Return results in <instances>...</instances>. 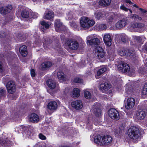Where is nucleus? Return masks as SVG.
Returning a JSON list of instances; mask_svg holds the SVG:
<instances>
[{
	"label": "nucleus",
	"instance_id": "1",
	"mask_svg": "<svg viewBox=\"0 0 147 147\" xmlns=\"http://www.w3.org/2000/svg\"><path fill=\"white\" fill-rule=\"evenodd\" d=\"M112 141V137L110 136H101L98 135L95 137L94 141L95 143L100 145H106L111 143Z\"/></svg>",
	"mask_w": 147,
	"mask_h": 147
},
{
	"label": "nucleus",
	"instance_id": "2",
	"mask_svg": "<svg viewBox=\"0 0 147 147\" xmlns=\"http://www.w3.org/2000/svg\"><path fill=\"white\" fill-rule=\"evenodd\" d=\"M118 70L123 73H127L130 76H133L135 70L133 68H130V66L127 63L124 62H121L117 65Z\"/></svg>",
	"mask_w": 147,
	"mask_h": 147
},
{
	"label": "nucleus",
	"instance_id": "3",
	"mask_svg": "<svg viewBox=\"0 0 147 147\" xmlns=\"http://www.w3.org/2000/svg\"><path fill=\"white\" fill-rule=\"evenodd\" d=\"M128 134L130 138L133 140L138 139L140 135L138 128L134 126L131 127L128 129Z\"/></svg>",
	"mask_w": 147,
	"mask_h": 147
},
{
	"label": "nucleus",
	"instance_id": "4",
	"mask_svg": "<svg viewBox=\"0 0 147 147\" xmlns=\"http://www.w3.org/2000/svg\"><path fill=\"white\" fill-rule=\"evenodd\" d=\"M108 113L109 116L112 119L117 120L120 118L119 112L115 109H110Z\"/></svg>",
	"mask_w": 147,
	"mask_h": 147
},
{
	"label": "nucleus",
	"instance_id": "5",
	"mask_svg": "<svg viewBox=\"0 0 147 147\" xmlns=\"http://www.w3.org/2000/svg\"><path fill=\"white\" fill-rule=\"evenodd\" d=\"M6 88L9 93L13 94L16 91V85L14 82L12 81H9L7 83Z\"/></svg>",
	"mask_w": 147,
	"mask_h": 147
},
{
	"label": "nucleus",
	"instance_id": "6",
	"mask_svg": "<svg viewBox=\"0 0 147 147\" xmlns=\"http://www.w3.org/2000/svg\"><path fill=\"white\" fill-rule=\"evenodd\" d=\"M66 44L70 49L73 50H76L79 46V44L76 40H68Z\"/></svg>",
	"mask_w": 147,
	"mask_h": 147
},
{
	"label": "nucleus",
	"instance_id": "7",
	"mask_svg": "<svg viewBox=\"0 0 147 147\" xmlns=\"http://www.w3.org/2000/svg\"><path fill=\"white\" fill-rule=\"evenodd\" d=\"M135 104V99L132 97L128 98L127 100V102L125 106V108L127 109H130L132 108Z\"/></svg>",
	"mask_w": 147,
	"mask_h": 147
},
{
	"label": "nucleus",
	"instance_id": "8",
	"mask_svg": "<svg viewBox=\"0 0 147 147\" xmlns=\"http://www.w3.org/2000/svg\"><path fill=\"white\" fill-rule=\"evenodd\" d=\"M28 119L30 121L36 123L38 122L39 121V116L34 113L29 115L28 116Z\"/></svg>",
	"mask_w": 147,
	"mask_h": 147
},
{
	"label": "nucleus",
	"instance_id": "9",
	"mask_svg": "<svg viewBox=\"0 0 147 147\" xmlns=\"http://www.w3.org/2000/svg\"><path fill=\"white\" fill-rule=\"evenodd\" d=\"M128 21L125 19H122L119 21L115 24V26L116 28H121L125 27L127 24H128Z\"/></svg>",
	"mask_w": 147,
	"mask_h": 147
},
{
	"label": "nucleus",
	"instance_id": "10",
	"mask_svg": "<svg viewBox=\"0 0 147 147\" xmlns=\"http://www.w3.org/2000/svg\"><path fill=\"white\" fill-rule=\"evenodd\" d=\"M71 105L73 107L76 109H80L83 107L82 103L80 100H77L72 102Z\"/></svg>",
	"mask_w": 147,
	"mask_h": 147
},
{
	"label": "nucleus",
	"instance_id": "11",
	"mask_svg": "<svg viewBox=\"0 0 147 147\" xmlns=\"http://www.w3.org/2000/svg\"><path fill=\"white\" fill-rule=\"evenodd\" d=\"M103 40L107 45L109 46L111 45L112 39L110 34H107L105 35L103 37Z\"/></svg>",
	"mask_w": 147,
	"mask_h": 147
},
{
	"label": "nucleus",
	"instance_id": "12",
	"mask_svg": "<svg viewBox=\"0 0 147 147\" xmlns=\"http://www.w3.org/2000/svg\"><path fill=\"white\" fill-rule=\"evenodd\" d=\"M57 107V103L54 101H52L49 102L47 106V108L51 111L56 110Z\"/></svg>",
	"mask_w": 147,
	"mask_h": 147
},
{
	"label": "nucleus",
	"instance_id": "13",
	"mask_svg": "<svg viewBox=\"0 0 147 147\" xmlns=\"http://www.w3.org/2000/svg\"><path fill=\"white\" fill-rule=\"evenodd\" d=\"M96 54L97 55L99 59H100L104 57L105 53L102 49L98 47H97L96 49Z\"/></svg>",
	"mask_w": 147,
	"mask_h": 147
},
{
	"label": "nucleus",
	"instance_id": "14",
	"mask_svg": "<svg viewBox=\"0 0 147 147\" xmlns=\"http://www.w3.org/2000/svg\"><path fill=\"white\" fill-rule=\"evenodd\" d=\"M135 52L133 50H129L127 54V55L131 58L133 61H136L138 59L137 57L135 55Z\"/></svg>",
	"mask_w": 147,
	"mask_h": 147
},
{
	"label": "nucleus",
	"instance_id": "15",
	"mask_svg": "<svg viewBox=\"0 0 147 147\" xmlns=\"http://www.w3.org/2000/svg\"><path fill=\"white\" fill-rule=\"evenodd\" d=\"M99 87L100 89L104 92L107 91L110 88V85L108 83L105 82L101 84Z\"/></svg>",
	"mask_w": 147,
	"mask_h": 147
},
{
	"label": "nucleus",
	"instance_id": "16",
	"mask_svg": "<svg viewBox=\"0 0 147 147\" xmlns=\"http://www.w3.org/2000/svg\"><path fill=\"white\" fill-rule=\"evenodd\" d=\"M51 41L48 38H44L43 41V47L46 49L49 48L51 46Z\"/></svg>",
	"mask_w": 147,
	"mask_h": 147
},
{
	"label": "nucleus",
	"instance_id": "17",
	"mask_svg": "<svg viewBox=\"0 0 147 147\" xmlns=\"http://www.w3.org/2000/svg\"><path fill=\"white\" fill-rule=\"evenodd\" d=\"M146 115V112L141 109L139 110L136 113L137 118L138 119H142L144 118Z\"/></svg>",
	"mask_w": 147,
	"mask_h": 147
},
{
	"label": "nucleus",
	"instance_id": "18",
	"mask_svg": "<svg viewBox=\"0 0 147 147\" xmlns=\"http://www.w3.org/2000/svg\"><path fill=\"white\" fill-rule=\"evenodd\" d=\"M55 29L57 32L60 31L62 27V23L59 19H57L55 22Z\"/></svg>",
	"mask_w": 147,
	"mask_h": 147
},
{
	"label": "nucleus",
	"instance_id": "19",
	"mask_svg": "<svg viewBox=\"0 0 147 147\" xmlns=\"http://www.w3.org/2000/svg\"><path fill=\"white\" fill-rule=\"evenodd\" d=\"M88 42V44L92 46L96 47L99 45L100 40L97 38H94L90 40H89Z\"/></svg>",
	"mask_w": 147,
	"mask_h": 147
},
{
	"label": "nucleus",
	"instance_id": "20",
	"mask_svg": "<svg viewBox=\"0 0 147 147\" xmlns=\"http://www.w3.org/2000/svg\"><path fill=\"white\" fill-rule=\"evenodd\" d=\"M54 17V13L52 11H49L45 14L44 18L48 20H51Z\"/></svg>",
	"mask_w": 147,
	"mask_h": 147
},
{
	"label": "nucleus",
	"instance_id": "21",
	"mask_svg": "<svg viewBox=\"0 0 147 147\" xmlns=\"http://www.w3.org/2000/svg\"><path fill=\"white\" fill-rule=\"evenodd\" d=\"M19 51L22 56L26 57L28 53L27 50V47L25 45H23L19 49Z\"/></svg>",
	"mask_w": 147,
	"mask_h": 147
},
{
	"label": "nucleus",
	"instance_id": "22",
	"mask_svg": "<svg viewBox=\"0 0 147 147\" xmlns=\"http://www.w3.org/2000/svg\"><path fill=\"white\" fill-rule=\"evenodd\" d=\"M48 86L51 89H54L56 86V82L51 79H49L46 82Z\"/></svg>",
	"mask_w": 147,
	"mask_h": 147
},
{
	"label": "nucleus",
	"instance_id": "23",
	"mask_svg": "<svg viewBox=\"0 0 147 147\" xmlns=\"http://www.w3.org/2000/svg\"><path fill=\"white\" fill-rule=\"evenodd\" d=\"M52 65V63L49 61L46 62L42 63L41 65V69L44 70L47 69Z\"/></svg>",
	"mask_w": 147,
	"mask_h": 147
},
{
	"label": "nucleus",
	"instance_id": "24",
	"mask_svg": "<svg viewBox=\"0 0 147 147\" xmlns=\"http://www.w3.org/2000/svg\"><path fill=\"white\" fill-rule=\"evenodd\" d=\"M111 2V0H100L99 4L100 5L104 7L110 5Z\"/></svg>",
	"mask_w": 147,
	"mask_h": 147
},
{
	"label": "nucleus",
	"instance_id": "25",
	"mask_svg": "<svg viewBox=\"0 0 147 147\" xmlns=\"http://www.w3.org/2000/svg\"><path fill=\"white\" fill-rule=\"evenodd\" d=\"M10 141L3 140L0 138V146L2 147H8L10 146Z\"/></svg>",
	"mask_w": 147,
	"mask_h": 147
},
{
	"label": "nucleus",
	"instance_id": "26",
	"mask_svg": "<svg viewBox=\"0 0 147 147\" xmlns=\"http://www.w3.org/2000/svg\"><path fill=\"white\" fill-rule=\"evenodd\" d=\"M80 23L81 26L83 28H87L88 26L87 25L86 17H82L80 20Z\"/></svg>",
	"mask_w": 147,
	"mask_h": 147
},
{
	"label": "nucleus",
	"instance_id": "27",
	"mask_svg": "<svg viewBox=\"0 0 147 147\" xmlns=\"http://www.w3.org/2000/svg\"><path fill=\"white\" fill-rule=\"evenodd\" d=\"M80 90L77 88H74L72 92V96L74 98H76L78 97L80 95Z\"/></svg>",
	"mask_w": 147,
	"mask_h": 147
},
{
	"label": "nucleus",
	"instance_id": "28",
	"mask_svg": "<svg viewBox=\"0 0 147 147\" xmlns=\"http://www.w3.org/2000/svg\"><path fill=\"white\" fill-rule=\"evenodd\" d=\"M118 18L117 16L115 14H112L108 18L107 20L108 22H111L116 21Z\"/></svg>",
	"mask_w": 147,
	"mask_h": 147
},
{
	"label": "nucleus",
	"instance_id": "29",
	"mask_svg": "<svg viewBox=\"0 0 147 147\" xmlns=\"http://www.w3.org/2000/svg\"><path fill=\"white\" fill-rule=\"evenodd\" d=\"M93 113L95 114L96 116L97 117H99L101 115V111L98 107H95V106H94L93 107Z\"/></svg>",
	"mask_w": 147,
	"mask_h": 147
},
{
	"label": "nucleus",
	"instance_id": "30",
	"mask_svg": "<svg viewBox=\"0 0 147 147\" xmlns=\"http://www.w3.org/2000/svg\"><path fill=\"white\" fill-rule=\"evenodd\" d=\"M107 70V66H104L102 67L100 69H99L97 71V76H99L105 72Z\"/></svg>",
	"mask_w": 147,
	"mask_h": 147
},
{
	"label": "nucleus",
	"instance_id": "31",
	"mask_svg": "<svg viewBox=\"0 0 147 147\" xmlns=\"http://www.w3.org/2000/svg\"><path fill=\"white\" fill-rule=\"evenodd\" d=\"M94 15L96 18L98 20L100 18L103 17V14L99 11L96 12L95 13Z\"/></svg>",
	"mask_w": 147,
	"mask_h": 147
},
{
	"label": "nucleus",
	"instance_id": "32",
	"mask_svg": "<svg viewBox=\"0 0 147 147\" xmlns=\"http://www.w3.org/2000/svg\"><path fill=\"white\" fill-rule=\"evenodd\" d=\"M29 12L26 10L23 11L21 13V15L22 17L25 18H27L29 16Z\"/></svg>",
	"mask_w": 147,
	"mask_h": 147
},
{
	"label": "nucleus",
	"instance_id": "33",
	"mask_svg": "<svg viewBox=\"0 0 147 147\" xmlns=\"http://www.w3.org/2000/svg\"><path fill=\"white\" fill-rule=\"evenodd\" d=\"M87 22L88 28L93 26L94 24V21L93 20H90L86 18Z\"/></svg>",
	"mask_w": 147,
	"mask_h": 147
},
{
	"label": "nucleus",
	"instance_id": "34",
	"mask_svg": "<svg viewBox=\"0 0 147 147\" xmlns=\"http://www.w3.org/2000/svg\"><path fill=\"white\" fill-rule=\"evenodd\" d=\"M0 12L2 14H6L10 12L7 9V8L5 7L4 8L3 7L0 8Z\"/></svg>",
	"mask_w": 147,
	"mask_h": 147
},
{
	"label": "nucleus",
	"instance_id": "35",
	"mask_svg": "<svg viewBox=\"0 0 147 147\" xmlns=\"http://www.w3.org/2000/svg\"><path fill=\"white\" fill-rule=\"evenodd\" d=\"M57 76L59 79L63 80L65 77V75L62 71H60L57 72Z\"/></svg>",
	"mask_w": 147,
	"mask_h": 147
},
{
	"label": "nucleus",
	"instance_id": "36",
	"mask_svg": "<svg viewBox=\"0 0 147 147\" xmlns=\"http://www.w3.org/2000/svg\"><path fill=\"white\" fill-rule=\"evenodd\" d=\"M41 25L43 27L45 26L46 29L49 28V22H46L45 21H43L40 22Z\"/></svg>",
	"mask_w": 147,
	"mask_h": 147
},
{
	"label": "nucleus",
	"instance_id": "37",
	"mask_svg": "<svg viewBox=\"0 0 147 147\" xmlns=\"http://www.w3.org/2000/svg\"><path fill=\"white\" fill-rule=\"evenodd\" d=\"M126 50L123 48H121L119 51V54L121 56H123L126 54Z\"/></svg>",
	"mask_w": 147,
	"mask_h": 147
},
{
	"label": "nucleus",
	"instance_id": "38",
	"mask_svg": "<svg viewBox=\"0 0 147 147\" xmlns=\"http://www.w3.org/2000/svg\"><path fill=\"white\" fill-rule=\"evenodd\" d=\"M84 94L85 98L87 99H90L91 97V93L88 91L85 90Z\"/></svg>",
	"mask_w": 147,
	"mask_h": 147
},
{
	"label": "nucleus",
	"instance_id": "39",
	"mask_svg": "<svg viewBox=\"0 0 147 147\" xmlns=\"http://www.w3.org/2000/svg\"><path fill=\"white\" fill-rule=\"evenodd\" d=\"M121 40L123 42L125 43L128 41V39L127 36L124 35L121 36Z\"/></svg>",
	"mask_w": 147,
	"mask_h": 147
},
{
	"label": "nucleus",
	"instance_id": "40",
	"mask_svg": "<svg viewBox=\"0 0 147 147\" xmlns=\"http://www.w3.org/2000/svg\"><path fill=\"white\" fill-rule=\"evenodd\" d=\"M142 94L144 95L147 94V83L144 86V88L142 91Z\"/></svg>",
	"mask_w": 147,
	"mask_h": 147
},
{
	"label": "nucleus",
	"instance_id": "41",
	"mask_svg": "<svg viewBox=\"0 0 147 147\" xmlns=\"http://www.w3.org/2000/svg\"><path fill=\"white\" fill-rule=\"evenodd\" d=\"M98 27L100 30H105L107 28L106 25L105 24H100L98 26Z\"/></svg>",
	"mask_w": 147,
	"mask_h": 147
},
{
	"label": "nucleus",
	"instance_id": "42",
	"mask_svg": "<svg viewBox=\"0 0 147 147\" xmlns=\"http://www.w3.org/2000/svg\"><path fill=\"white\" fill-rule=\"evenodd\" d=\"M132 16L131 17V18L134 19H137L139 20H142V18L136 14H132Z\"/></svg>",
	"mask_w": 147,
	"mask_h": 147
},
{
	"label": "nucleus",
	"instance_id": "43",
	"mask_svg": "<svg viewBox=\"0 0 147 147\" xmlns=\"http://www.w3.org/2000/svg\"><path fill=\"white\" fill-rule=\"evenodd\" d=\"M120 8L122 9L123 10L125 11H127L128 10H129L130 13H132V11L131 10L129 9H128L124 5H122L121 7H120Z\"/></svg>",
	"mask_w": 147,
	"mask_h": 147
},
{
	"label": "nucleus",
	"instance_id": "44",
	"mask_svg": "<svg viewBox=\"0 0 147 147\" xmlns=\"http://www.w3.org/2000/svg\"><path fill=\"white\" fill-rule=\"evenodd\" d=\"M74 81L75 83H80L82 82V80L79 78H76L74 79Z\"/></svg>",
	"mask_w": 147,
	"mask_h": 147
},
{
	"label": "nucleus",
	"instance_id": "45",
	"mask_svg": "<svg viewBox=\"0 0 147 147\" xmlns=\"http://www.w3.org/2000/svg\"><path fill=\"white\" fill-rule=\"evenodd\" d=\"M39 138L42 140H45L46 139V137L41 133L39 134L38 135Z\"/></svg>",
	"mask_w": 147,
	"mask_h": 147
},
{
	"label": "nucleus",
	"instance_id": "46",
	"mask_svg": "<svg viewBox=\"0 0 147 147\" xmlns=\"http://www.w3.org/2000/svg\"><path fill=\"white\" fill-rule=\"evenodd\" d=\"M137 28H142L144 26L145 24L143 23L138 22L137 23Z\"/></svg>",
	"mask_w": 147,
	"mask_h": 147
},
{
	"label": "nucleus",
	"instance_id": "47",
	"mask_svg": "<svg viewBox=\"0 0 147 147\" xmlns=\"http://www.w3.org/2000/svg\"><path fill=\"white\" fill-rule=\"evenodd\" d=\"M67 18H68V20H71L73 18V15L72 13L71 12H69L67 15Z\"/></svg>",
	"mask_w": 147,
	"mask_h": 147
},
{
	"label": "nucleus",
	"instance_id": "48",
	"mask_svg": "<svg viewBox=\"0 0 147 147\" xmlns=\"http://www.w3.org/2000/svg\"><path fill=\"white\" fill-rule=\"evenodd\" d=\"M93 36L92 35H90L88 36L86 38V39L87 40V44H88V42L89 40H90L92 39H93Z\"/></svg>",
	"mask_w": 147,
	"mask_h": 147
},
{
	"label": "nucleus",
	"instance_id": "49",
	"mask_svg": "<svg viewBox=\"0 0 147 147\" xmlns=\"http://www.w3.org/2000/svg\"><path fill=\"white\" fill-rule=\"evenodd\" d=\"M114 132L115 135H117V136L119 135L122 133L121 132H120V131L119 129H115L114 131Z\"/></svg>",
	"mask_w": 147,
	"mask_h": 147
},
{
	"label": "nucleus",
	"instance_id": "50",
	"mask_svg": "<svg viewBox=\"0 0 147 147\" xmlns=\"http://www.w3.org/2000/svg\"><path fill=\"white\" fill-rule=\"evenodd\" d=\"M30 74L31 76L32 77H34L35 76V72L34 70L33 69H32L30 70Z\"/></svg>",
	"mask_w": 147,
	"mask_h": 147
},
{
	"label": "nucleus",
	"instance_id": "51",
	"mask_svg": "<svg viewBox=\"0 0 147 147\" xmlns=\"http://www.w3.org/2000/svg\"><path fill=\"white\" fill-rule=\"evenodd\" d=\"M124 127L122 125H121L119 129V130L120 131V132L122 133L124 131Z\"/></svg>",
	"mask_w": 147,
	"mask_h": 147
},
{
	"label": "nucleus",
	"instance_id": "52",
	"mask_svg": "<svg viewBox=\"0 0 147 147\" xmlns=\"http://www.w3.org/2000/svg\"><path fill=\"white\" fill-rule=\"evenodd\" d=\"M137 23L135 22L132 23L131 25V27L133 28H137Z\"/></svg>",
	"mask_w": 147,
	"mask_h": 147
},
{
	"label": "nucleus",
	"instance_id": "53",
	"mask_svg": "<svg viewBox=\"0 0 147 147\" xmlns=\"http://www.w3.org/2000/svg\"><path fill=\"white\" fill-rule=\"evenodd\" d=\"M32 16L33 18H36L38 17V14L36 13H32Z\"/></svg>",
	"mask_w": 147,
	"mask_h": 147
},
{
	"label": "nucleus",
	"instance_id": "54",
	"mask_svg": "<svg viewBox=\"0 0 147 147\" xmlns=\"http://www.w3.org/2000/svg\"><path fill=\"white\" fill-rule=\"evenodd\" d=\"M6 7L7 8V9L9 12L12 9V6L11 5H8Z\"/></svg>",
	"mask_w": 147,
	"mask_h": 147
},
{
	"label": "nucleus",
	"instance_id": "55",
	"mask_svg": "<svg viewBox=\"0 0 147 147\" xmlns=\"http://www.w3.org/2000/svg\"><path fill=\"white\" fill-rule=\"evenodd\" d=\"M125 1L127 3H129L131 5L133 4V3L130 1V0H125Z\"/></svg>",
	"mask_w": 147,
	"mask_h": 147
},
{
	"label": "nucleus",
	"instance_id": "56",
	"mask_svg": "<svg viewBox=\"0 0 147 147\" xmlns=\"http://www.w3.org/2000/svg\"><path fill=\"white\" fill-rule=\"evenodd\" d=\"M139 10H140L141 12L143 13L147 12V10H144L141 8H139Z\"/></svg>",
	"mask_w": 147,
	"mask_h": 147
},
{
	"label": "nucleus",
	"instance_id": "57",
	"mask_svg": "<svg viewBox=\"0 0 147 147\" xmlns=\"http://www.w3.org/2000/svg\"><path fill=\"white\" fill-rule=\"evenodd\" d=\"M4 90L3 88H0V93L2 95L4 93Z\"/></svg>",
	"mask_w": 147,
	"mask_h": 147
},
{
	"label": "nucleus",
	"instance_id": "58",
	"mask_svg": "<svg viewBox=\"0 0 147 147\" xmlns=\"http://www.w3.org/2000/svg\"><path fill=\"white\" fill-rule=\"evenodd\" d=\"M3 67L2 63L1 61H0V72H2L3 71Z\"/></svg>",
	"mask_w": 147,
	"mask_h": 147
},
{
	"label": "nucleus",
	"instance_id": "59",
	"mask_svg": "<svg viewBox=\"0 0 147 147\" xmlns=\"http://www.w3.org/2000/svg\"><path fill=\"white\" fill-rule=\"evenodd\" d=\"M20 127H22V129H23L24 130H27L28 129V128L27 127H24L23 126H20Z\"/></svg>",
	"mask_w": 147,
	"mask_h": 147
},
{
	"label": "nucleus",
	"instance_id": "60",
	"mask_svg": "<svg viewBox=\"0 0 147 147\" xmlns=\"http://www.w3.org/2000/svg\"><path fill=\"white\" fill-rule=\"evenodd\" d=\"M79 41H80V42L82 44H83L84 42L83 40L80 38L78 39Z\"/></svg>",
	"mask_w": 147,
	"mask_h": 147
},
{
	"label": "nucleus",
	"instance_id": "61",
	"mask_svg": "<svg viewBox=\"0 0 147 147\" xmlns=\"http://www.w3.org/2000/svg\"><path fill=\"white\" fill-rule=\"evenodd\" d=\"M14 56H16V55L14 54L13 53H11V55L10 56H9V58H11L12 56L14 57Z\"/></svg>",
	"mask_w": 147,
	"mask_h": 147
},
{
	"label": "nucleus",
	"instance_id": "62",
	"mask_svg": "<svg viewBox=\"0 0 147 147\" xmlns=\"http://www.w3.org/2000/svg\"><path fill=\"white\" fill-rule=\"evenodd\" d=\"M132 5H133V6L136 7L137 8H138V6L136 4H134L133 3V4Z\"/></svg>",
	"mask_w": 147,
	"mask_h": 147
},
{
	"label": "nucleus",
	"instance_id": "63",
	"mask_svg": "<svg viewBox=\"0 0 147 147\" xmlns=\"http://www.w3.org/2000/svg\"><path fill=\"white\" fill-rule=\"evenodd\" d=\"M144 48L145 50L147 51V43H146L144 46Z\"/></svg>",
	"mask_w": 147,
	"mask_h": 147
},
{
	"label": "nucleus",
	"instance_id": "64",
	"mask_svg": "<svg viewBox=\"0 0 147 147\" xmlns=\"http://www.w3.org/2000/svg\"><path fill=\"white\" fill-rule=\"evenodd\" d=\"M44 30H45V29L43 27L42 28H41V30L42 31H44Z\"/></svg>",
	"mask_w": 147,
	"mask_h": 147
}]
</instances>
